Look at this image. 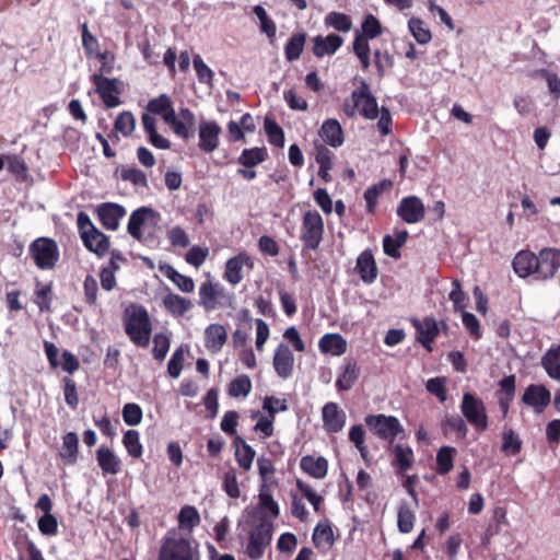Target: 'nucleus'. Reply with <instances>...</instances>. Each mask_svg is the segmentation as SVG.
Instances as JSON below:
<instances>
[{
  "mask_svg": "<svg viewBox=\"0 0 560 560\" xmlns=\"http://www.w3.org/2000/svg\"><path fill=\"white\" fill-rule=\"evenodd\" d=\"M125 331L138 347L147 348L152 334V323L147 308L131 303L124 312Z\"/></svg>",
  "mask_w": 560,
  "mask_h": 560,
  "instance_id": "f03ea898",
  "label": "nucleus"
},
{
  "mask_svg": "<svg viewBox=\"0 0 560 560\" xmlns=\"http://www.w3.org/2000/svg\"><path fill=\"white\" fill-rule=\"evenodd\" d=\"M396 214L407 224L421 222L425 215L423 201L415 195L406 196L399 201Z\"/></svg>",
  "mask_w": 560,
  "mask_h": 560,
  "instance_id": "f8f14e48",
  "label": "nucleus"
},
{
  "mask_svg": "<svg viewBox=\"0 0 560 560\" xmlns=\"http://www.w3.org/2000/svg\"><path fill=\"white\" fill-rule=\"evenodd\" d=\"M452 291L448 294V299L453 302V310L455 313L465 311L466 307V293L462 289L460 281L458 279H454L452 281Z\"/></svg>",
  "mask_w": 560,
  "mask_h": 560,
  "instance_id": "13d9d810",
  "label": "nucleus"
},
{
  "mask_svg": "<svg viewBox=\"0 0 560 560\" xmlns=\"http://www.w3.org/2000/svg\"><path fill=\"white\" fill-rule=\"evenodd\" d=\"M362 107L360 108V114L370 120H374L378 117L381 108L378 107L377 100L374 94L362 97Z\"/></svg>",
  "mask_w": 560,
  "mask_h": 560,
  "instance_id": "774afa93",
  "label": "nucleus"
},
{
  "mask_svg": "<svg viewBox=\"0 0 560 560\" xmlns=\"http://www.w3.org/2000/svg\"><path fill=\"white\" fill-rule=\"evenodd\" d=\"M96 460L103 475H117L120 471L121 462L108 447L101 446L96 451Z\"/></svg>",
  "mask_w": 560,
  "mask_h": 560,
  "instance_id": "2f4dec72",
  "label": "nucleus"
},
{
  "mask_svg": "<svg viewBox=\"0 0 560 560\" xmlns=\"http://www.w3.org/2000/svg\"><path fill=\"white\" fill-rule=\"evenodd\" d=\"M416 516L409 505L404 502L399 505L397 515V526L400 533L408 534L412 530Z\"/></svg>",
  "mask_w": 560,
  "mask_h": 560,
  "instance_id": "3c124183",
  "label": "nucleus"
},
{
  "mask_svg": "<svg viewBox=\"0 0 560 560\" xmlns=\"http://www.w3.org/2000/svg\"><path fill=\"white\" fill-rule=\"evenodd\" d=\"M541 364L551 378L560 381V345L547 350L541 358Z\"/></svg>",
  "mask_w": 560,
  "mask_h": 560,
  "instance_id": "58836bf2",
  "label": "nucleus"
},
{
  "mask_svg": "<svg viewBox=\"0 0 560 560\" xmlns=\"http://www.w3.org/2000/svg\"><path fill=\"white\" fill-rule=\"evenodd\" d=\"M160 217L159 212L149 206H142L133 210L129 217L127 224L128 234L138 242L145 243L147 238L143 236L142 226L150 219Z\"/></svg>",
  "mask_w": 560,
  "mask_h": 560,
  "instance_id": "2eb2a0df",
  "label": "nucleus"
},
{
  "mask_svg": "<svg viewBox=\"0 0 560 560\" xmlns=\"http://www.w3.org/2000/svg\"><path fill=\"white\" fill-rule=\"evenodd\" d=\"M354 270L365 284H372L375 282L378 276V268L372 249L366 248L359 254L355 260Z\"/></svg>",
  "mask_w": 560,
  "mask_h": 560,
  "instance_id": "dca6fc26",
  "label": "nucleus"
},
{
  "mask_svg": "<svg viewBox=\"0 0 560 560\" xmlns=\"http://www.w3.org/2000/svg\"><path fill=\"white\" fill-rule=\"evenodd\" d=\"M80 237L84 247L100 258L109 250L110 238L98 229H96L95 234L90 233V231H83Z\"/></svg>",
  "mask_w": 560,
  "mask_h": 560,
  "instance_id": "aec40b11",
  "label": "nucleus"
},
{
  "mask_svg": "<svg viewBox=\"0 0 560 560\" xmlns=\"http://www.w3.org/2000/svg\"><path fill=\"white\" fill-rule=\"evenodd\" d=\"M31 257L38 269H52L59 260L60 252L57 242L47 236L35 238L28 247Z\"/></svg>",
  "mask_w": 560,
  "mask_h": 560,
  "instance_id": "7ed1b4c3",
  "label": "nucleus"
},
{
  "mask_svg": "<svg viewBox=\"0 0 560 560\" xmlns=\"http://www.w3.org/2000/svg\"><path fill=\"white\" fill-rule=\"evenodd\" d=\"M296 488L302 492L303 497L312 504L315 512H319L320 506L324 502V498L317 494L310 485L301 479H298Z\"/></svg>",
  "mask_w": 560,
  "mask_h": 560,
  "instance_id": "bf43d9fd",
  "label": "nucleus"
},
{
  "mask_svg": "<svg viewBox=\"0 0 560 560\" xmlns=\"http://www.w3.org/2000/svg\"><path fill=\"white\" fill-rule=\"evenodd\" d=\"M306 37L307 35L305 32H296L291 35L284 46V56L288 61L292 62L301 57L306 43Z\"/></svg>",
  "mask_w": 560,
  "mask_h": 560,
  "instance_id": "e433bc0d",
  "label": "nucleus"
},
{
  "mask_svg": "<svg viewBox=\"0 0 560 560\" xmlns=\"http://www.w3.org/2000/svg\"><path fill=\"white\" fill-rule=\"evenodd\" d=\"M408 30L419 45H425L431 42L432 33L424 26V22L419 18H410L408 21Z\"/></svg>",
  "mask_w": 560,
  "mask_h": 560,
  "instance_id": "79ce46f5",
  "label": "nucleus"
},
{
  "mask_svg": "<svg viewBox=\"0 0 560 560\" xmlns=\"http://www.w3.org/2000/svg\"><path fill=\"white\" fill-rule=\"evenodd\" d=\"M272 523L262 517L249 535V540L246 546V553L249 559L258 560L264 556L266 547L272 539Z\"/></svg>",
  "mask_w": 560,
  "mask_h": 560,
  "instance_id": "0eeeda50",
  "label": "nucleus"
},
{
  "mask_svg": "<svg viewBox=\"0 0 560 560\" xmlns=\"http://www.w3.org/2000/svg\"><path fill=\"white\" fill-rule=\"evenodd\" d=\"M122 444L131 457L140 458L142 456L143 447L140 442V434L137 430H127L122 438Z\"/></svg>",
  "mask_w": 560,
  "mask_h": 560,
  "instance_id": "de8ad7c7",
  "label": "nucleus"
},
{
  "mask_svg": "<svg viewBox=\"0 0 560 560\" xmlns=\"http://www.w3.org/2000/svg\"><path fill=\"white\" fill-rule=\"evenodd\" d=\"M258 472L261 478V486H270L276 485V480L273 479V475L276 472V468L273 462L265 456H261L257 459Z\"/></svg>",
  "mask_w": 560,
  "mask_h": 560,
  "instance_id": "864d4df0",
  "label": "nucleus"
},
{
  "mask_svg": "<svg viewBox=\"0 0 560 560\" xmlns=\"http://www.w3.org/2000/svg\"><path fill=\"white\" fill-rule=\"evenodd\" d=\"M228 340V331L221 324H210L205 329V347L211 353H218L222 350Z\"/></svg>",
  "mask_w": 560,
  "mask_h": 560,
  "instance_id": "b1692460",
  "label": "nucleus"
},
{
  "mask_svg": "<svg viewBox=\"0 0 560 560\" xmlns=\"http://www.w3.org/2000/svg\"><path fill=\"white\" fill-rule=\"evenodd\" d=\"M312 540L315 547L323 546L331 547L335 544V535L329 520L325 518L319 521L312 535Z\"/></svg>",
  "mask_w": 560,
  "mask_h": 560,
  "instance_id": "72a5a7b5",
  "label": "nucleus"
},
{
  "mask_svg": "<svg viewBox=\"0 0 560 560\" xmlns=\"http://www.w3.org/2000/svg\"><path fill=\"white\" fill-rule=\"evenodd\" d=\"M268 159L266 147H253L244 149L237 158V163L246 168H254Z\"/></svg>",
  "mask_w": 560,
  "mask_h": 560,
  "instance_id": "f704fd0d",
  "label": "nucleus"
},
{
  "mask_svg": "<svg viewBox=\"0 0 560 560\" xmlns=\"http://www.w3.org/2000/svg\"><path fill=\"white\" fill-rule=\"evenodd\" d=\"M551 395L547 387H527L522 400L525 405L533 407L536 412H542L550 404Z\"/></svg>",
  "mask_w": 560,
  "mask_h": 560,
  "instance_id": "cd10ccee",
  "label": "nucleus"
},
{
  "mask_svg": "<svg viewBox=\"0 0 560 560\" xmlns=\"http://www.w3.org/2000/svg\"><path fill=\"white\" fill-rule=\"evenodd\" d=\"M79 456V436L75 432H68L62 436V446L58 457L63 465L72 466L78 462Z\"/></svg>",
  "mask_w": 560,
  "mask_h": 560,
  "instance_id": "7c9ffc66",
  "label": "nucleus"
},
{
  "mask_svg": "<svg viewBox=\"0 0 560 560\" xmlns=\"http://www.w3.org/2000/svg\"><path fill=\"white\" fill-rule=\"evenodd\" d=\"M536 279H552L560 268V249L545 247L536 255Z\"/></svg>",
  "mask_w": 560,
  "mask_h": 560,
  "instance_id": "9d476101",
  "label": "nucleus"
},
{
  "mask_svg": "<svg viewBox=\"0 0 560 560\" xmlns=\"http://www.w3.org/2000/svg\"><path fill=\"white\" fill-rule=\"evenodd\" d=\"M160 271L171 280L180 291L190 293L195 289V282L191 277L182 275L172 265L167 262L160 264Z\"/></svg>",
  "mask_w": 560,
  "mask_h": 560,
  "instance_id": "473e14b6",
  "label": "nucleus"
},
{
  "mask_svg": "<svg viewBox=\"0 0 560 560\" xmlns=\"http://www.w3.org/2000/svg\"><path fill=\"white\" fill-rule=\"evenodd\" d=\"M300 468L312 478L324 479L328 472V460L323 456L305 455L300 460Z\"/></svg>",
  "mask_w": 560,
  "mask_h": 560,
  "instance_id": "bb28decb",
  "label": "nucleus"
},
{
  "mask_svg": "<svg viewBox=\"0 0 560 560\" xmlns=\"http://www.w3.org/2000/svg\"><path fill=\"white\" fill-rule=\"evenodd\" d=\"M36 301L38 308L40 312L50 311L51 304V295H52V283H48L43 285L42 288H37L35 290Z\"/></svg>",
  "mask_w": 560,
  "mask_h": 560,
  "instance_id": "0e129e2a",
  "label": "nucleus"
},
{
  "mask_svg": "<svg viewBox=\"0 0 560 560\" xmlns=\"http://www.w3.org/2000/svg\"><path fill=\"white\" fill-rule=\"evenodd\" d=\"M258 508L262 512L268 513L271 520H275L280 515L279 504L273 500L268 486H260L258 494Z\"/></svg>",
  "mask_w": 560,
  "mask_h": 560,
  "instance_id": "ea45409f",
  "label": "nucleus"
},
{
  "mask_svg": "<svg viewBox=\"0 0 560 560\" xmlns=\"http://www.w3.org/2000/svg\"><path fill=\"white\" fill-rule=\"evenodd\" d=\"M319 136L326 144L338 148L345 142V135L340 122L335 118L326 119L319 130Z\"/></svg>",
  "mask_w": 560,
  "mask_h": 560,
  "instance_id": "393cba45",
  "label": "nucleus"
},
{
  "mask_svg": "<svg viewBox=\"0 0 560 560\" xmlns=\"http://www.w3.org/2000/svg\"><path fill=\"white\" fill-rule=\"evenodd\" d=\"M234 455L237 465L243 470L248 471L252 468L256 452L250 445L244 444V446L236 447Z\"/></svg>",
  "mask_w": 560,
  "mask_h": 560,
  "instance_id": "4d7b16f0",
  "label": "nucleus"
},
{
  "mask_svg": "<svg viewBox=\"0 0 560 560\" xmlns=\"http://www.w3.org/2000/svg\"><path fill=\"white\" fill-rule=\"evenodd\" d=\"M244 266L253 268L254 261L246 252H241L225 262L224 279L233 285L240 283L243 279Z\"/></svg>",
  "mask_w": 560,
  "mask_h": 560,
  "instance_id": "a211bd4d",
  "label": "nucleus"
},
{
  "mask_svg": "<svg viewBox=\"0 0 560 560\" xmlns=\"http://www.w3.org/2000/svg\"><path fill=\"white\" fill-rule=\"evenodd\" d=\"M353 52L360 59L361 67L363 70H366L370 67V54L371 49L369 46V42L366 38L361 35L359 31L355 32L354 40H353Z\"/></svg>",
  "mask_w": 560,
  "mask_h": 560,
  "instance_id": "a18cd8bd",
  "label": "nucleus"
},
{
  "mask_svg": "<svg viewBox=\"0 0 560 560\" xmlns=\"http://www.w3.org/2000/svg\"><path fill=\"white\" fill-rule=\"evenodd\" d=\"M184 358L185 348L184 346H179L175 349L167 363V373L172 378H177L180 375Z\"/></svg>",
  "mask_w": 560,
  "mask_h": 560,
  "instance_id": "052dcab7",
  "label": "nucleus"
},
{
  "mask_svg": "<svg viewBox=\"0 0 560 560\" xmlns=\"http://www.w3.org/2000/svg\"><path fill=\"white\" fill-rule=\"evenodd\" d=\"M364 421L373 434L387 441L390 445L399 434L405 432L404 427L394 416H386L383 413L368 415L364 418Z\"/></svg>",
  "mask_w": 560,
  "mask_h": 560,
  "instance_id": "20e7f679",
  "label": "nucleus"
},
{
  "mask_svg": "<svg viewBox=\"0 0 560 560\" xmlns=\"http://www.w3.org/2000/svg\"><path fill=\"white\" fill-rule=\"evenodd\" d=\"M324 221L318 211H306L303 215L301 236L303 250H316L323 240Z\"/></svg>",
  "mask_w": 560,
  "mask_h": 560,
  "instance_id": "39448f33",
  "label": "nucleus"
},
{
  "mask_svg": "<svg viewBox=\"0 0 560 560\" xmlns=\"http://www.w3.org/2000/svg\"><path fill=\"white\" fill-rule=\"evenodd\" d=\"M388 451L394 455V466L397 467V472L404 474L408 471L413 464L415 455L410 446L401 443L388 444Z\"/></svg>",
  "mask_w": 560,
  "mask_h": 560,
  "instance_id": "c756f323",
  "label": "nucleus"
},
{
  "mask_svg": "<svg viewBox=\"0 0 560 560\" xmlns=\"http://www.w3.org/2000/svg\"><path fill=\"white\" fill-rule=\"evenodd\" d=\"M360 375V368L352 358H346L334 385H352Z\"/></svg>",
  "mask_w": 560,
  "mask_h": 560,
  "instance_id": "4c0bfd02",
  "label": "nucleus"
},
{
  "mask_svg": "<svg viewBox=\"0 0 560 560\" xmlns=\"http://www.w3.org/2000/svg\"><path fill=\"white\" fill-rule=\"evenodd\" d=\"M153 343V358L158 361L164 360L170 350V338L165 334L159 332L154 335Z\"/></svg>",
  "mask_w": 560,
  "mask_h": 560,
  "instance_id": "e2e57ef3",
  "label": "nucleus"
},
{
  "mask_svg": "<svg viewBox=\"0 0 560 560\" xmlns=\"http://www.w3.org/2000/svg\"><path fill=\"white\" fill-rule=\"evenodd\" d=\"M460 409L467 421L477 430L483 431L487 429L488 418L482 400L466 393L463 397Z\"/></svg>",
  "mask_w": 560,
  "mask_h": 560,
  "instance_id": "1a4fd4ad",
  "label": "nucleus"
},
{
  "mask_svg": "<svg viewBox=\"0 0 560 560\" xmlns=\"http://www.w3.org/2000/svg\"><path fill=\"white\" fill-rule=\"evenodd\" d=\"M209 255V248L206 247V246H199V245H194L187 253H186V256H185V260L196 267V268H199L207 259Z\"/></svg>",
  "mask_w": 560,
  "mask_h": 560,
  "instance_id": "69168bd1",
  "label": "nucleus"
},
{
  "mask_svg": "<svg viewBox=\"0 0 560 560\" xmlns=\"http://www.w3.org/2000/svg\"><path fill=\"white\" fill-rule=\"evenodd\" d=\"M221 126L215 120L202 119L198 126V148L205 153H212L220 144Z\"/></svg>",
  "mask_w": 560,
  "mask_h": 560,
  "instance_id": "ddd939ff",
  "label": "nucleus"
},
{
  "mask_svg": "<svg viewBox=\"0 0 560 560\" xmlns=\"http://www.w3.org/2000/svg\"><path fill=\"white\" fill-rule=\"evenodd\" d=\"M197 550L184 537L165 536L159 550L158 560H194Z\"/></svg>",
  "mask_w": 560,
  "mask_h": 560,
  "instance_id": "423d86ee",
  "label": "nucleus"
},
{
  "mask_svg": "<svg viewBox=\"0 0 560 560\" xmlns=\"http://www.w3.org/2000/svg\"><path fill=\"white\" fill-rule=\"evenodd\" d=\"M194 68L198 81L200 83L211 84L213 79V71L206 65L200 55H195L192 59Z\"/></svg>",
  "mask_w": 560,
  "mask_h": 560,
  "instance_id": "338daca9",
  "label": "nucleus"
},
{
  "mask_svg": "<svg viewBox=\"0 0 560 560\" xmlns=\"http://www.w3.org/2000/svg\"><path fill=\"white\" fill-rule=\"evenodd\" d=\"M411 324L416 329L417 341L429 352L433 350L432 343L441 332L439 322L432 316H425L422 320L417 317L411 318Z\"/></svg>",
  "mask_w": 560,
  "mask_h": 560,
  "instance_id": "9b49d317",
  "label": "nucleus"
},
{
  "mask_svg": "<svg viewBox=\"0 0 560 560\" xmlns=\"http://www.w3.org/2000/svg\"><path fill=\"white\" fill-rule=\"evenodd\" d=\"M147 110L154 116H160L172 131L183 140H188L195 136V114L185 106L179 107L177 114L168 94L162 93L158 97L151 98L148 102Z\"/></svg>",
  "mask_w": 560,
  "mask_h": 560,
  "instance_id": "f257e3e1",
  "label": "nucleus"
},
{
  "mask_svg": "<svg viewBox=\"0 0 560 560\" xmlns=\"http://www.w3.org/2000/svg\"><path fill=\"white\" fill-rule=\"evenodd\" d=\"M126 208L116 202H103L95 208V214L104 229L116 231L120 220L126 215Z\"/></svg>",
  "mask_w": 560,
  "mask_h": 560,
  "instance_id": "4468645a",
  "label": "nucleus"
},
{
  "mask_svg": "<svg viewBox=\"0 0 560 560\" xmlns=\"http://www.w3.org/2000/svg\"><path fill=\"white\" fill-rule=\"evenodd\" d=\"M325 25L342 33H347L352 27L351 18L342 12L331 11L325 16Z\"/></svg>",
  "mask_w": 560,
  "mask_h": 560,
  "instance_id": "c03bdc74",
  "label": "nucleus"
},
{
  "mask_svg": "<svg viewBox=\"0 0 560 560\" xmlns=\"http://www.w3.org/2000/svg\"><path fill=\"white\" fill-rule=\"evenodd\" d=\"M312 42L313 54L317 58H322L325 55H334L342 46L343 38L336 33H329L326 37L322 35L314 36Z\"/></svg>",
  "mask_w": 560,
  "mask_h": 560,
  "instance_id": "412c9836",
  "label": "nucleus"
},
{
  "mask_svg": "<svg viewBox=\"0 0 560 560\" xmlns=\"http://www.w3.org/2000/svg\"><path fill=\"white\" fill-rule=\"evenodd\" d=\"M200 515L198 510L192 505H185L180 509L178 514V525L180 528L191 530L200 524Z\"/></svg>",
  "mask_w": 560,
  "mask_h": 560,
  "instance_id": "8fccbe9b",
  "label": "nucleus"
},
{
  "mask_svg": "<svg viewBox=\"0 0 560 560\" xmlns=\"http://www.w3.org/2000/svg\"><path fill=\"white\" fill-rule=\"evenodd\" d=\"M361 28L362 32L360 33L366 38V42L381 36L383 33V27L380 20L372 13H368L363 16Z\"/></svg>",
  "mask_w": 560,
  "mask_h": 560,
  "instance_id": "49530a36",
  "label": "nucleus"
},
{
  "mask_svg": "<svg viewBox=\"0 0 560 560\" xmlns=\"http://www.w3.org/2000/svg\"><path fill=\"white\" fill-rule=\"evenodd\" d=\"M323 421L327 432L337 433L345 425L346 415L338 409L337 404L328 402L323 408Z\"/></svg>",
  "mask_w": 560,
  "mask_h": 560,
  "instance_id": "c85d7f7f",
  "label": "nucleus"
},
{
  "mask_svg": "<svg viewBox=\"0 0 560 560\" xmlns=\"http://www.w3.org/2000/svg\"><path fill=\"white\" fill-rule=\"evenodd\" d=\"M136 128V118L129 110H124L117 115L114 121L115 131H119L124 137H129Z\"/></svg>",
  "mask_w": 560,
  "mask_h": 560,
  "instance_id": "603ef678",
  "label": "nucleus"
},
{
  "mask_svg": "<svg viewBox=\"0 0 560 560\" xmlns=\"http://www.w3.org/2000/svg\"><path fill=\"white\" fill-rule=\"evenodd\" d=\"M121 415L126 424L135 427L142 421L143 413L141 407L138 404L128 402L124 406Z\"/></svg>",
  "mask_w": 560,
  "mask_h": 560,
  "instance_id": "680f3d73",
  "label": "nucleus"
},
{
  "mask_svg": "<svg viewBox=\"0 0 560 560\" xmlns=\"http://www.w3.org/2000/svg\"><path fill=\"white\" fill-rule=\"evenodd\" d=\"M273 369L277 375L283 380L290 377L293 373L294 355L289 345L280 342L273 353Z\"/></svg>",
  "mask_w": 560,
  "mask_h": 560,
  "instance_id": "f3484780",
  "label": "nucleus"
},
{
  "mask_svg": "<svg viewBox=\"0 0 560 560\" xmlns=\"http://www.w3.org/2000/svg\"><path fill=\"white\" fill-rule=\"evenodd\" d=\"M223 295L224 288L220 282L213 283L211 280H207L199 288V305L207 312L213 311Z\"/></svg>",
  "mask_w": 560,
  "mask_h": 560,
  "instance_id": "6ab92c4d",
  "label": "nucleus"
},
{
  "mask_svg": "<svg viewBox=\"0 0 560 560\" xmlns=\"http://www.w3.org/2000/svg\"><path fill=\"white\" fill-rule=\"evenodd\" d=\"M409 237L407 230H394V235L385 234L382 241L383 252L386 256L393 259L401 257L400 248L406 244Z\"/></svg>",
  "mask_w": 560,
  "mask_h": 560,
  "instance_id": "5701e85b",
  "label": "nucleus"
},
{
  "mask_svg": "<svg viewBox=\"0 0 560 560\" xmlns=\"http://www.w3.org/2000/svg\"><path fill=\"white\" fill-rule=\"evenodd\" d=\"M456 450L452 446H442L436 454V472L441 476L453 469L454 455Z\"/></svg>",
  "mask_w": 560,
  "mask_h": 560,
  "instance_id": "37998d69",
  "label": "nucleus"
},
{
  "mask_svg": "<svg viewBox=\"0 0 560 560\" xmlns=\"http://www.w3.org/2000/svg\"><path fill=\"white\" fill-rule=\"evenodd\" d=\"M536 255L527 249L520 250L512 260L513 270L520 278H527L532 275L536 277Z\"/></svg>",
  "mask_w": 560,
  "mask_h": 560,
  "instance_id": "4be33fe9",
  "label": "nucleus"
},
{
  "mask_svg": "<svg viewBox=\"0 0 560 560\" xmlns=\"http://www.w3.org/2000/svg\"><path fill=\"white\" fill-rule=\"evenodd\" d=\"M349 440L360 452L362 459L369 464V451L365 445V431L361 424L352 425L349 430Z\"/></svg>",
  "mask_w": 560,
  "mask_h": 560,
  "instance_id": "09e8293b",
  "label": "nucleus"
},
{
  "mask_svg": "<svg viewBox=\"0 0 560 560\" xmlns=\"http://www.w3.org/2000/svg\"><path fill=\"white\" fill-rule=\"evenodd\" d=\"M222 489L231 499H238L241 490L237 481V472L235 468H230L224 472L222 480Z\"/></svg>",
  "mask_w": 560,
  "mask_h": 560,
  "instance_id": "5fc2aeb1",
  "label": "nucleus"
},
{
  "mask_svg": "<svg viewBox=\"0 0 560 560\" xmlns=\"http://www.w3.org/2000/svg\"><path fill=\"white\" fill-rule=\"evenodd\" d=\"M163 305L164 307L176 317L183 316L185 313H187L191 307L192 303L189 299H186L182 295H178L173 292H168L163 298Z\"/></svg>",
  "mask_w": 560,
  "mask_h": 560,
  "instance_id": "c9c22d12",
  "label": "nucleus"
},
{
  "mask_svg": "<svg viewBox=\"0 0 560 560\" xmlns=\"http://www.w3.org/2000/svg\"><path fill=\"white\" fill-rule=\"evenodd\" d=\"M318 349L323 354L339 357L347 351V340L339 332H327L320 337Z\"/></svg>",
  "mask_w": 560,
  "mask_h": 560,
  "instance_id": "a878e982",
  "label": "nucleus"
},
{
  "mask_svg": "<svg viewBox=\"0 0 560 560\" xmlns=\"http://www.w3.org/2000/svg\"><path fill=\"white\" fill-rule=\"evenodd\" d=\"M120 177L135 186L148 188V178L143 171L137 167H121Z\"/></svg>",
  "mask_w": 560,
  "mask_h": 560,
  "instance_id": "6e6d98bb",
  "label": "nucleus"
},
{
  "mask_svg": "<svg viewBox=\"0 0 560 560\" xmlns=\"http://www.w3.org/2000/svg\"><path fill=\"white\" fill-rule=\"evenodd\" d=\"M265 132L268 137L270 144L277 148H283L285 142V136L282 127L276 121V119L266 116L264 120Z\"/></svg>",
  "mask_w": 560,
  "mask_h": 560,
  "instance_id": "a19ab883",
  "label": "nucleus"
},
{
  "mask_svg": "<svg viewBox=\"0 0 560 560\" xmlns=\"http://www.w3.org/2000/svg\"><path fill=\"white\" fill-rule=\"evenodd\" d=\"M91 81L95 85V91L106 108H114L121 104L119 97L121 90L118 88L119 79L93 74L91 75Z\"/></svg>",
  "mask_w": 560,
  "mask_h": 560,
  "instance_id": "6e6552de",
  "label": "nucleus"
}]
</instances>
